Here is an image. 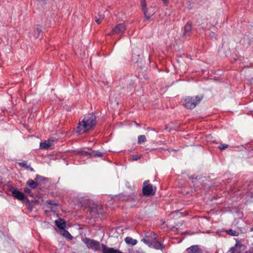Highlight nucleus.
Listing matches in <instances>:
<instances>
[{
    "label": "nucleus",
    "mask_w": 253,
    "mask_h": 253,
    "mask_svg": "<svg viewBox=\"0 0 253 253\" xmlns=\"http://www.w3.org/2000/svg\"><path fill=\"white\" fill-rule=\"evenodd\" d=\"M95 124V116L93 114H89L79 122L77 131L79 134L84 133L92 128Z\"/></svg>",
    "instance_id": "1"
},
{
    "label": "nucleus",
    "mask_w": 253,
    "mask_h": 253,
    "mask_svg": "<svg viewBox=\"0 0 253 253\" xmlns=\"http://www.w3.org/2000/svg\"><path fill=\"white\" fill-rule=\"evenodd\" d=\"M157 235L153 232H151L146 235L145 238L141 239V241L151 248L156 250L163 249L162 244L157 241Z\"/></svg>",
    "instance_id": "2"
},
{
    "label": "nucleus",
    "mask_w": 253,
    "mask_h": 253,
    "mask_svg": "<svg viewBox=\"0 0 253 253\" xmlns=\"http://www.w3.org/2000/svg\"><path fill=\"white\" fill-rule=\"evenodd\" d=\"M202 98L203 96H200L198 95L195 97H186L184 99L183 105L187 109H192L200 103Z\"/></svg>",
    "instance_id": "3"
},
{
    "label": "nucleus",
    "mask_w": 253,
    "mask_h": 253,
    "mask_svg": "<svg viewBox=\"0 0 253 253\" xmlns=\"http://www.w3.org/2000/svg\"><path fill=\"white\" fill-rule=\"evenodd\" d=\"M83 241L89 249L94 251H97L100 250L101 245L98 241L90 239L88 238L83 239Z\"/></svg>",
    "instance_id": "4"
},
{
    "label": "nucleus",
    "mask_w": 253,
    "mask_h": 253,
    "mask_svg": "<svg viewBox=\"0 0 253 253\" xmlns=\"http://www.w3.org/2000/svg\"><path fill=\"white\" fill-rule=\"evenodd\" d=\"M126 26L124 23H120L116 25L109 34L111 35H123L124 34Z\"/></svg>",
    "instance_id": "5"
},
{
    "label": "nucleus",
    "mask_w": 253,
    "mask_h": 253,
    "mask_svg": "<svg viewBox=\"0 0 253 253\" xmlns=\"http://www.w3.org/2000/svg\"><path fill=\"white\" fill-rule=\"evenodd\" d=\"M153 189L152 185L148 184V181H145L143 182V193L145 196H149L153 194ZM155 193V192H154Z\"/></svg>",
    "instance_id": "6"
},
{
    "label": "nucleus",
    "mask_w": 253,
    "mask_h": 253,
    "mask_svg": "<svg viewBox=\"0 0 253 253\" xmlns=\"http://www.w3.org/2000/svg\"><path fill=\"white\" fill-rule=\"evenodd\" d=\"M12 195L15 198L20 201H23L25 199L24 194L16 189L12 190Z\"/></svg>",
    "instance_id": "7"
},
{
    "label": "nucleus",
    "mask_w": 253,
    "mask_h": 253,
    "mask_svg": "<svg viewBox=\"0 0 253 253\" xmlns=\"http://www.w3.org/2000/svg\"><path fill=\"white\" fill-rule=\"evenodd\" d=\"M192 34V24L188 22L184 28L183 36L185 37H189Z\"/></svg>",
    "instance_id": "8"
},
{
    "label": "nucleus",
    "mask_w": 253,
    "mask_h": 253,
    "mask_svg": "<svg viewBox=\"0 0 253 253\" xmlns=\"http://www.w3.org/2000/svg\"><path fill=\"white\" fill-rule=\"evenodd\" d=\"M186 251L188 253H202V250L197 245L192 246L187 248Z\"/></svg>",
    "instance_id": "9"
},
{
    "label": "nucleus",
    "mask_w": 253,
    "mask_h": 253,
    "mask_svg": "<svg viewBox=\"0 0 253 253\" xmlns=\"http://www.w3.org/2000/svg\"><path fill=\"white\" fill-rule=\"evenodd\" d=\"M142 9L144 12L146 18L148 20L151 17L150 14H147V8L146 7V2L145 0H141L140 1Z\"/></svg>",
    "instance_id": "10"
},
{
    "label": "nucleus",
    "mask_w": 253,
    "mask_h": 253,
    "mask_svg": "<svg viewBox=\"0 0 253 253\" xmlns=\"http://www.w3.org/2000/svg\"><path fill=\"white\" fill-rule=\"evenodd\" d=\"M52 145V142L50 140H47L43 142H41L40 147L42 149H48Z\"/></svg>",
    "instance_id": "11"
},
{
    "label": "nucleus",
    "mask_w": 253,
    "mask_h": 253,
    "mask_svg": "<svg viewBox=\"0 0 253 253\" xmlns=\"http://www.w3.org/2000/svg\"><path fill=\"white\" fill-rule=\"evenodd\" d=\"M56 226L58 228L64 230L66 227V222L62 219H58L55 221Z\"/></svg>",
    "instance_id": "12"
},
{
    "label": "nucleus",
    "mask_w": 253,
    "mask_h": 253,
    "mask_svg": "<svg viewBox=\"0 0 253 253\" xmlns=\"http://www.w3.org/2000/svg\"><path fill=\"white\" fill-rule=\"evenodd\" d=\"M125 241L127 245L131 246H134L137 243V241L136 240L130 237H126L125 238Z\"/></svg>",
    "instance_id": "13"
},
{
    "label": "nucleus",
    "mask_w": 253,
    "mask_h": 253,
    "mask_svg": "<svg viewBox=\"0 0 253 253\" xmlns=\"http://www.w3.org/2000/svg\"><path fill=\"white\" fill-rule=\"evenodd\" d=\"M38 183L37 182H35L32 179H29L26 182V185L30 187L31 189H34L36 188L38 186Z\"/></svg>",
    "instance_id": "14"
},
{
    "label": "nucleus",
    "mask_w": 253,
    "mask_h": 253,
    "mask_svg": "<svg viewBox=\"0 0 253 253\" xmlns=\"http://www.w3.org/2000/svg\"><path fill=\"white\" fill-rule=\"evenodd\" d=\"M42 32L41 28L40 27H37L35 29L33 32V35L35 39H37L39 38L40 35Z\"/></svg>",
    "instance_id": "15"
},
{
    "label": "nucleus",
    "mask_w": 253,
    "mask_h": 253,
    "mask_svg": "<svg viewBox=\"0 0 253 253\" xmlns=\"http://www.w3.org/2000/svg\"><path fill=\"white\" fill-rule=\"evenodd\" d=\"M62 235L67 238L72 240L73 239L72 236L70 234V233L66 230H63L62 233Z\"/></svg>",
    "instance_id": "16"
},
{
    "label": "nucleus",
    "mask_w": 253,
    "mask_h": 253,
    "mask_svg": "<svg viewBox=\"0 0 253 253\" xmlns=\"http://www.w3.org/2000/svg\"><path fill=\"white\" fill-rule=\"evenodd\" d=\"M80 154L82 156H92V151H81L80 152Z\"/></svg>",
    "instance_id": "17"
},
{
    "label": "nucleus",
    "mask_w": 253,
    "mask_h": 253,
    "mask_svg": "<svg viewBox=\"0 0 253 253\" xmlns=\"http://www.w3.org/2000/svg\"><path fill=\"white\" fill-rule=\"evenodd\" d=\"M146 140V138L144 135H140L138 137V143H139V144L143 143Z\"/></svg>",
    "instance_id": "18"
},
{
    "label": "nucleus",
    "mask_w": 253,
    "mask_h": 253,
    "mask_svg": "<svg viewBox=\"0 0 253 253\" xmlns=\"http://www.w3.org/2000/svg\"><path fill=\"white\" fill-rule=\"evenodd\" d=\"M103 156V153L99 151H92V156L101 157Z\"/></svg>",
    "instance_id": "19"
},
{
    "label": "nucleus",
    "mask_w": 253,
    "mask_h": 253,
    "mask_svg": "<svg viewBox=\"0 0 253 253\" xmlns=\"http://www.w3.org/2000/svg\"><path fill=\"white\" fill-rule=\"evenodd\" d=\"M35 179L38 181H42L44 180H47L48 178L46 177H43L39 174H37L36 176Z\"/></svg>",
    "instance_id": "20"
},
{
    "label": "nucleus",
    "mask_w": 253,
    "mask_h": 253,
    "mask_svg": "<svg viewBox=\"0 0 253 253\" xmlns=\"http://www.w3.org/2000/svg\"><path fill=\"white\" fill-rule=\"evenodd\" d=\"M47 203L51 206L50 207V209L51 211H53L54 212L56 211V209H55V206L57 205L55 203H53L52 201L48 200L47 201Z\"/></svg>",
    "instance_id": "21"
},
{
    "label": "nucleus",
    "mask_w": 253,
    "mask_h": 253,
    "mask_svg": "<svg viewBox=\"0 0 253 253\" xmlns=\"http://www.w3.org/2000/svg\"><path fill=\"white\" fill-rule=\"evenodd\" d=\"M24 191L26 194H28L30 196L32 197L33 195V194L31 191V190L29 187H26L25 188H24Z\"/></svg>",
    "instance_id": "22"
},
{
    "label": "nucleus",
    "mask_w": 253,
    "mask_h": 253,
    "mask_svg": "<svg viewBox=\"0 0 253 253\" xmlns=\"http://www.w3.org/2000/svg\"><path fill=\"white\" fill-rule=\"evenodd\" d=\"M227 233L231 236H237L238 233L234 230L232 229H229L228 231H227Z\"/></svg>",
    "instance_id": "23"
},
{
    "label": "nucleus",
    "mask_w": 253,
    "mask_h": 253,
    "mask_svg": "<svg viewBox=\"0 0 253 253\" xmlns=\"http://www.w3.org/2000/svg\"><path fill=\"white\" fill-rule=\"evenodd\" d=\"M18 165L23 168H26V169H29V168H30V166L28 165L27 164V163L25 162L19 163Z\"/></svg>",
    "instance_id": "24"
},
{
    "label": "nucleus",
    "mask_w": 253,
    "mask_h": 253,
    "mask_svg": "<svg viewBox=\"0 0 253 253\" xmlns=\"http://www.w3.org/2000/svg\"><path fill=\"white\" fill-rule=\"evenodd\" d=\"M218 147L220 150H223L227 148L228 147V145L226 144H222L218 146Z\"/></svg>",
    "instance_id": "25"
},
{
    "label": "nucleus",
    "mask_w": 253,
    "mask_h": 253,
    "mask_svg": "<svg viewBox=\"0 0 253 253\" xmlns=\"http://www.w3.org/2000/svg\"><path fill=\"white\" fill-rule=\"evenodd\" d=\"M140 158V156L138 155H133L132 156V160L133 161H137L139 160Z\"/></svg>",
    "instance_id": "26"
},
{
    "label": "nucleus",
    "mask_w": 253,
    "mask_h": 253,
    "mask_svg": "<svg viewBox=\"0 0 253 253\" xmlns=\"http://www.w3.org/2000/svg\"><path fill=\"white\" fill-rule=\"evenodd\" d=\"M38 2L43 4H45L47 3V1L48 0H37Z\"/></svg>",
    "instance_id": "27"
},
{
    "label": "nucleus",
    "mask_w": 253,
    "mask_h": 253,
    "mask_svg": "<svg viewBox=\"0 0 253 253\" xmlns=\"http://www.w3.org/2000/svg\"><path fill=\"white\" fill-rule=\"evenodd\" d=\"M210 37L211 38H215L216 37V34L215 33L213 32H211L210 34Z\"/></svg>",
    "instance_id": "28"
},
{
    "label": "nucleus",
    "mask_w": 253,
    "mask_h": 253,
    "mask_svg": "<svg viewBox=\"0 0 253 253\" xmlns=\"http://www.w3.org/2000/svg\"><path fill=\"white\" fill-rule=\"evenodd\" d=\"M99 19L103 20L104 18V15L103 14L99 13L98 14Z\"/></svg>",
    "instance_id": "29"
},
{
    "label": "nucleus",
    "mask_w": 253,
    "mask_h": 253,
    "mask_svg": "<svg viewBox=\"0 0 253 253\" xmlns=\"http://www.w3.org/2000/svg\"><path fill=\"white\" fill-rule=\"evenodd\" d=\"M102 19H99V18H96V19H95V21L98 24H100L102 22Z\"/></svg>",
    "instance_id": "30"
},
{
    "label": "nucleus",
    "mask_w": 253,
    "mask_h": 253,
    "mask_svg": "<svg viewBox=\"0 0 253 253\" xmlns=\"http://www.w3.org/2000/svg\"><path fill=\"white\" fill-rule=\"evenodd\" d=\"M164 3L165 4V5H168V0H162Z\"/></svg>",
    "instance_id": "31"
},
{
    "label": "nucleus",
    "mask_w": 253,
    "mask_h": 253,
    "mask_svg": "<svg viewBox=\"0 0 253 253\" xmlns=\"http://www.w3.org/2000/svg\"><path fill=\"white\" fill-rule=\"evenodd\" d=\"M28 169H30V170L31 171H34V169L32 168H31L30 166V168H29Z\"/></svg>",
    "instance_id": "32"
},
{
    "label": "nucleus",
    "mask_w": 253,
    "mask_h": 253,
    "mask_svg": "<svg viewBox=\"0 0 253 253\" xmlns=\"http://www.w3.org/2000/svg\"><path fill=\"white\" fill-rule=\"evenodd\" d=\"M251 230L252 231H253V227H252V228H251Z\"/></svg>",
    "instance_id": "33"
}]
</instances>
